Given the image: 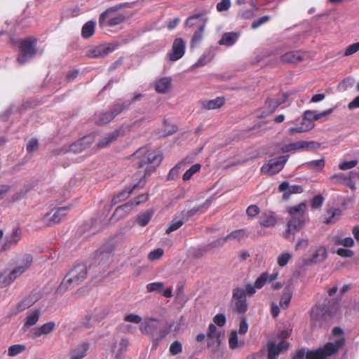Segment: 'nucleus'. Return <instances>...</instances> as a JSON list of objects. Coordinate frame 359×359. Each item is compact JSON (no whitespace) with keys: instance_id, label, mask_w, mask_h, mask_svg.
I'll use <instances>...</instances> for the list:
<instances>
[{"instance_id":"nucleus-32","label":"nucleus","mask_w":359,"mask_h":359,"mask_svg":"<svg viewBox=\"0 0 359 359\" xmlns=\"http://www.w3.org/2000/svg\"><path fill=\"white\" fill-rule=\"evenodd\" d=\"M118 130H115L114 131L109 133L97 142V147L100 149L107 147L110 143L115 141L118 137Z\"/></svg>"},{"instance_id":"nucleus-20","label":"nucleus","mask_w":359,"mask_h":359,"mask_svg":"<svg viewBox=\"0 0 359 359\" xmlns=\"http://www.w3.org/2000/svg\"><path fill=\"white\" fill-rule=\"evenodd\" d=\"M90 348L88 342H82L69 352V359H83Z\"/></svg>"},{"instance_id":"nucleus-42","label":"nucleus","mask_w":359,"mask_h":359,"mask_svg":"<svg viewBox=\"0 0 359 359\" xmlns=\"http://www.w3.org/2000/svg\"><path fill=\"white\" fill-rule=\"evenodd\" d=\"M35 301L33 300L30 297H25L20 303L18 304L16 309L18 312H21L26 309L29 308L34 304Z\"/></svg>"},{"instance_id":"nucleus-64","label":"nucleus","mask_w":359,"mask_h":359,"mask_svg":"<svg viewBox=\"0 0 359 359\" xmlns=\"http://www.w3.org/2000/svg\"><path fill=\"white\" fill-rule=\"evenodd\" d=\"M38 149V140L36 138L31 139L27 144V151L32 153Z\"/></svg>"},{"instance_id":"nucleus-15","label":"nucleus","mask_w":359,"mask_h":359,"mask_svg":"<svg viewBox=\"0 0 359 359\" xmlns=\"http://www.w3.org/2000/svg\"><path fill=\"white\" fill-rule=\"evenodd\" d=\"M117 46L118 45L115 43L100 44L90 51L89 57H103L116 50Z\"/></svg>"},{"instance_id":"nucleus-16","label":"nucleus","mask_w":359,"mask_h":359,"mask_svg":"<svg viewBox=\"0 0 359 359\" xmlns=\"http://www.w3.org/2000/svg\"><path fill=\"white\" fill-rule=\"evenodd\" d=\"M304 222V219L302 218V217H292V218L287 222V228L285 236V238H289L290 234H294L300 231L302 229Z\"/></svg>"},{"instance_id":"nucleus-50","label":"nucleus","mask_w":359,"mask_h":359,"mask_svg":"<svg viewBox=\"0 0 359 359\" xmlns=\"http://www.w3.org/2000/svg\"><path fill=\"white\" fill-rule=\"evenodd\" d=\"M183 224H184V221L183 220H182V219L177 220L176 219H174L171 222L169 227L166 229V231H165L166 233L169 234L171 232L177 230L178 229H180L182 226Z\"/></svg>"},{"instance_id":"nucleus-41","label":"nucleus","mask_w":359,"mask_h":359,"mask_svg":"<svg viewBox=\"0 0 359 359\" xmlns=\"http://www.w3.org/2000/svg\"><path fill=\"white\" fill-rule=\"evenodd\" d=\"M306 205L304 203H302L299 205H294L289 208L288 212L292 217L294 216L296 214H299V217L304 218V213L305 211Z\"/></svg>"},{"instance_id":"nucleus-54","label":"nucleus","mask_w":359,"mask_h":359,"mask_svg":"<svg viewBox=\"0 0 359 359\" xmlns=\"http://www.w3.org/2000/svg\"><path fill=\"white\" fill-rule=\"evenodd\" d=\"M359 51V41L352 43L346 47L344 55L349 56Z\"/></svg>"},{"instance_id":"nucleus-6","label":"nucleus","mask_w":359,"mask_h":359,"mask_svg":"<svg viewBox=\"0 0 359 359\" xmlns=\"http://www.w3.org/2000/svg\"><path fill=\"white\" fill-rule=\"evenodd\" d=\"M87 276V268L84 264H79L72 269L64 278L60 287L66 289L78 285Z\"/></svg>"},{"instance_id":"nucleus-37","label":"nucleus","mask_w":359,"mask_h":359,"mask_svg":"<svg viewBox=\"0 0 359 359\" xmlns=\"http://www.w3.org/2000/svg\"><path fill=\"white\" fill-rule=\"evenodd\" d=\"M95 23L93 21H88L81 29V36L84 39L92 36L95 32Z\"/></svg>"},{"instance_id":"nucleus-8","label":"nucleus","mask_w":359,"mask_h":359,"mask_svg":"<svg viewBox=\"0 0 359 359\" xmlns=\"http://www.w3.org/2000/svg\"><path fill=\"white\" fill-rule=\"evenodd\" d=\"M289 156H281L270 159L261 168V172L273 175L278 173L284 168Z\"/></svg>"},{"instance_id":"nucleus-29","label":"nucleus","mask_w":359,"mask_h":359,"mask_svg":"<svg viewBox=\"0 0 359 359\" xmlns=\"http://www.w3.org/2000/svg\"><path fill=\"white\" fill-rule=\"evenodd\" d=\"M159 328V321L155 318H149L145 322L143 327L140 328L142 333L150 334L151 337Z\"/></svg>"},{"instance_id":"nucleus-60","label":"nucleus","mask_w":359,"mask_h":359,"mask_svg":"<svg viewBox=\"0 0 359 359\" xmlns=\"http://www.w3.org/2000/svg\"><path fill=\"white\" fill-rule=\"evenodd\" d=\"M231 7L230 0H222L217 4V11L219 12L226 11Z\"/></svg>"},{"instance_id":"nucleus-4","label":"nucleus","mask_w":359,"mask_h":359,"mask_svg":"<svg viewBox=\"0 0 359 359\" xmlns=\"http://www.w3.org/2000/svg\"><path fill=\"white\" fill-rule=\"evenodd\" d=\"M344 344V338L337 340L334 343L328 342L323 348L308 351L306 353V359H327L328 356L336 353Z\"/></svg>"},{"instance_id":"nucleus-55","label":"nucleus","mask_w":359,"mask_h":359,"mask_svg":"<svg viewBox=\"0 0 359 359\" xmlns=\"http://www.w3.org/2000/svg\"><path fill=\"white\" fill-rule=\"evenodd\" d=\"M229 348L235 349L238 346V339L236 331H233L229 338Z\"/></svg>"},{"instance_id":"nucleus-9","label":"nucleus","mask_w":359,"mask_h":359,"mask_svg":"<svg viewBox=\"0 0 359 359\" xmlns=\"http://www.w3.org/2000/svg\"><path fill=\"white\" fill-rule=\"evenodd\" d=\"M232 300L234 311L238 313H245L248 310L245 292L244 289L236 287L233 290Z\"/></svg>"},{"instance_id":"nucleus-38","label":"nucleus","mask_w":359,"mask_h":359,"mask_svg":"<svg viewBox=\"0 0 359 359\" xmlns=\"http://www.w3.org/2000/svg\"><path fill=\"white\" fill-rule=\"evenodd\" d=\"M130 103H128L127 102H116L114 104L111 109L109 110L111 114H113L114 118L123 112L124 110H126L129 108Z\"/></svg>"},{"instance_id":"nucleus-63","label":"nucleus","mask_w":359,"mask_h":359,"mask_svg":"<svg viewBox=\"0 0 359 359\" xmlns=\"http://www.w3.org/2000/svg\"><path fill=\"white\" fill-rule=\"evenodd\" d=\"M124 320L126 322L138 324V323H141L142 318L137 314L130 313V314L125 316Z\"/></svg>"},{"instance_id":"nucleus-21","label":"nucleus","mask_w":359,"mask_h":359,"mask_svg":"<svg viewBox=\"0 0 359 359\" xmlns=\"http://www.w3.org/2000/svg\"><path fill=\"white\" fill-rule=\"evenodd\" d=\"M134 207L133 202H128L118 206L111 216V219L119 220L126 217Z\"/></svg>"},{"instance_id":"nucleus-40","label":"nucleus","mask_w":359,"mask_h":359,"mask_svg":"<svg viewBox=\"0 0 359 359\" xmlns=\"http://www.w3.org/2000/svg\"><path fill=\"white\" fill-rule=\"evenodd\" d=\"M292 297V293L290 292L289 288H285L284 292L281 296L280 300V306L283 309H286L289 306L291 299Z\"/></svg>"},{"instance_id":"nucleus-49","label":"nucleus","mask_w":359,"mask_h":359,"mask_svg":"<svg viewBox=\"0 0 359 359\" xmlns=\"http://www.w3.org/2000/svg\"><path fill=\"white\" fill-rule=\"evenodd\" d=\"M164 287L162 282H154L147 285V290L149 292H161Z\"/></svg>"},{"instance_id":"nucleus-14","label":"nucleus","mask_w":359,"mask_h":359,"mask_svg":"<svg viewBox=\"0 0 359 359\" xmlns=\"http://www.w3.org/2000/svg\"><path fill=\"white\" fill-rule=\"evenodd\" d=\"M68 210V207L59 208L54 212L53 214H46L43 218V220L48 226H52L55 224H57L60 222L62 219L65 217Z\"/></svg>"},{"instance_id":"nucleus-57","label":"nucleus","mask_w":359,"mask_h":359,"mask_svg":"<svg viewBox=\"0 0 359 359\" xmlns=\"http://www.w3.org/2000/svg\"><path fill=\"white\" fill-rule=\"evenodd\" d=\"M207 337L208 339L219 338L220 334L217 332V329L215 324L211 323L209 325Z\"/></svg>"},{"instance_id":"nucleus-13","label":"nucleus","mask_w":359,"mask_h":359,"mask_svg":"<svg viewBox=\"0 0 359 359\" xmlns=\"http://www.w3.org/2000/svg\"><path fill=\"white\" fill-rule=\"evenodd\" d=\"M22 238V231L19 227L15 228L12 233L5 238L4 242L1 245L2 251H7L13 246L16 245Z\"/></svg>"},{"instance_id":"nucleus-39","label":"nucleus","mask_w":359,"mask_h":359,"mask_svg":"<svg viewBox=\"0 0 359 359\" xmlns=\"http://www.w3.org/2000/svg\"><path fill=\"white\" fill-rule=\"evenodd\" d=\"M39 317L40 311L39 310L32 311L27 315L25 325L26 327L34 325L38 322Z\"/></svg>"},{"instance_id":"nucleus-56","label":"nucleus","mask_w":359,"mask_h":359,"mask_svg":"<svg viewBox=\"0 0 359 359\" xmlns=\"http://www.w3.org/2000/svg\"><path fill=\"white\" fill-rule=\"evenodd\" d=\"M163 255V250L161 248H157L151 252H150L148 255V259L150 261H155L160 259Z\"/></svg>"},{"instance_id":"nucleus-27","label":"nucleus","mask_w":359,"mask_h":359,"mask_svg":"<svg viewBox=\"0 0 359 359\" xmlns=\"http://www.w3.org/2000/svg\"><path fill=\"white\" fill-rule=\"evenodd\" d=\"M172 79L170 77H163L155 81L154 88L159 93H165L171 86Z\"/></svg>"},{"instance_id":"nucleus-36","label":"nucleus","mask_w":359,"mask_h":359,"mask_svg":"<svg viewBox=\"0 0 359 359\" xmlns=\"http://www.w3.org/2000/svg\"><path fill=\"white\" fill-rule=\"evenodd\" d=\"M154 212L152 209L140 212L137 217V222L141 226H145L151 220Z\"/></svg>"},{"instance_id":"nucleus-45","label":"nucleus","mask_w":359,"mask_h":359,"mask_svg":"<svg viewBox=\"0 0 359 359\" xmlns=\"http://www.w3.org/2000/svg\"><path fill=\"white\" fill-rule=\"evenodd\" d=\"M25 349L26 346L23 344L12 345L8 349V355L9 356H15L22 353Z\"/></svg>"},{"instance_id":"nucleus-51","label":"nucleus","mask_w":359,"mask_h":359,"mask_svg":"<svg viewBox=\"0 0 359 359\" xmlns=\"http://www.w3.org/2000/svg\"><path fill=\"white\" fill-rule=\"evenodd\" d=\"M269 280V274L263 273L255 282V287L257 289H261L264 287Z\"/></svg>"},{"instance_id":"nucleus-30","label":"nucleus","mask_w":359,"mask_h":359,"mask_svg":"<svg viewBox=\"0 0 359 359\" xmlns=\"http://www.w3.org/2000/svg\"><path fill=\"white\" fill-rule=\"evenodd\" d=\"M303 60V56L299 51H289L280 57V61L283 63H297Z\"/></svg>"},{"instance_id":"nucleus-23","label":"nucleus","mask_w":359,"mask_h":359,"mask_svg":"<svg viewBox=\"0 0 359 359\" xmlns=\"http://www.w3.org/2000/svg\"><path fill=\"white\" fill-rule=\"evenodd\" d=\"M333 109H329L322 112H318L314 110H306L304 113V116L305 117V119L311 121V123H314L315 121L319 120L323 117L328 116L333 112Z\"/></svg>"},{"instance_id":"nucleus-61","label":"nucleus","mask_w":359,"mask_h":359,"mask_svg":"<svg viewBox=\"0 0 359 359\" xmlns=\"http://www.w3.org/2000/svg\"><path fill=\"white\" fill-rule=\"evenodd\" d=\"M182 346L181 343L177 341H174L170 347V352L172 355H177L182 352Z\"/></svg>"},{"instance_id":"nucleus-43","label":"nucleus","mask_w":359,"mask_h":359,"mask_svg":"<svg viewBox=\"0 0 359 359\" xmlns=\"http://www.w3.org/2000/svg\"><path fill=\"white\" fill-rule=\"evenodd\" d=\"M325 160L323 158L311 161L307 163L309 168L320 172L325 167Z\"/></svg>"},{"instance_id":"nucleus-17","label":"nucleus","mask_w":359,"mask_h":359,"mask_svg":"<svg viewBox=\"0 0 359 359\" xmlns=\"http://www.w3.org/2000/svg\"><path fill=\"white\" fill-rule=\"evenodd\" d=\"M280 191H283V198L287 200L291 194H300L303 191V189L299 185L290 186L289 183L286 181L283 182L278 187Z\"/></svg>"},{"instance_id":"nucleus-25","label":"nucleus","mask_w":359,"mask_h":359,"mask_svg":"<svg viewBox=\"0 0 359 359\" xmlns=\"http://www.w3.org/2000/svg\"><path fill=\"white\" fill-rule=\"evenodd\" d=\"M225 103L224 97H217L213 100H205L201 102L203 109L207 110L216 109L222 107Z\"/></svg>"},{"instance_id":"nucleus-22","label":"nucleus","mask_w":359,"mask_h":359,"mask_svg":"<svg viewBox=\"0 0 359 359\" xmlns=\"http://www.w3.org/2000/svg\"><path fill=\"white\" fill-rule=\"evenodd\" d=\"M284 100L278 98H267L264 104V114L259 116V118H264L273 113Z\"/></svg>"},{"instance_id":"nucleus-12","label":"nucleus","mask_w":359,"mask_h":359,"mask_svg":"<svg viewBox=\"0 0 359 359\" xmlns=\"http://www.w3.org/2000/svg\"><path fill=\"white\" fill-rule=\"evenodd\" d=\"M266 346L268 359H276L283 351L288 349L290 344L286 341H281L278 344L273 341H269Z\"/></svg>"},{"instance_id":"nucleus-31","label":"nucleus","mask_w":359,"mask_h":359,"mask_svg":"<svg viewBox=\"0 0 359 359\" xmlns=\"http://www.w3.org/2000/svg\"><path fill=\"white\" fill-rule=\"evenodd\" d=\"M341 215V210L339 208H330L326 210L325 214L324 215V221L325 224H333L337 221L339 216Z\"/></svg>"},{"instance_id":"nucleus-26","label":"nucleus","mask_w":359,"mask_h":359,"mask_svg":"<svg viewBox=\"0 0 359 359\" xmlns=\"http://www.w3.org/2000/svg\"><path fill=\"white\" fill-rule=\"evenodd\" d=\"M239 33L231 32H226L223 34L222 38L219 41V44L225 46H233L239 38Z\"/></svg>"},{"instance_id":"nucleus-58","label":"nucleus","mask_w":359,"mask_h":359,"mask_svg":"<svg viewBox=\"0 0 359 359\" xmlns=\"http://www.w3.org/2000/svg\"><path fill=\"white\" fill-rule=\"evenodd\" d=\"M259 208L257 205H250L246 209V214L250 217H255L259 215Z\"/></svg>"},{"instance_id":"nucleus-2","label":"nucleus","mask_w":359,"mask_h":359,"mask_svg":"<svg viewBox=\"0 0 359 359\" xmlns=\"http://www.w3.org/2000/svg\"><path fill=\"white\" fill-rule=\"evenodd\" d=\"M33 263V257L30 254H25L18 261L16 266L11 271H4L0 273V287H4L10 285L17 278L25 273Z\"/></svg>"},{"instance_id":"nucleus-44","label":"nucleus","mask_w":359,"mask_h":359,"mask_svg":"<svg viewBox=\"0 0 359 359\" xmlns=\"http://www.w3.org/2000/svg\"><path fill=\"white\" fill-rule=\"evenodd\" d=\"M201 168V165L199 163H196L191 165V168L184 173L182 176V180L184 181L190 180L194 174L200 170Z\"/></svg>"},{"instance_id":"nucleus-28","label":"nucleus","mask_w":359,"mask_h":359,"mask_svg":"<svg viewBox=\"0 0 359 359\" xmlns=\"http://www.w3.org/2000/svg\"><path fill=\"white\" fill-rule=\"evenodd\" d=\"M114 119V116L109 111H100L94 114L93 120L97 125H105Z\"/></svg>"},{"instance_id":"nucleus-5","label":"nucleus","mask_w":359,"mask_h":359,"mask_svg":"<svg viewBox=\"0 0 359 359\" xmlns=\"http://www.w3.org/2000/svg\"><path fill=\"white\" fill-rule=\"evenodd\" d=\"M332 316L330 313V306L329 305L314 306L310 312L311 328L315 329L323 327Z\"/></svg>"},{"instance_id":"nucleus-1","label":"nucleus","mask_w":359,"mask_h":359,"mask_svg":"<svg viewBox=\"0 0 359 359\" xmlns=\"http://www.w3.org/2000/svg\"><path fill=\"white\" fill-rule=\"evenodd\" d=\"M133 156L138 160L137 162L138 168H144V170L143 171L140 170L135 174V182L128 194H131L136 188L142 187L144 185L146 178L155 170V167L151 164L159 163L162 159L157 151L149 150L147 147L139 149Z\"/></svg>"},{"instance_id":"nucleus-18","label":"nucleus","mask_w":359,"mask_h":359,"mask_svg":"<svg viewBox=\"0 0 359 359\" xmlns=\"http://www.w3.org/2000/svg\"><path fill=\"white\" fill-rule=\"evenodd\" d=\"M174 326V323H167L165 327L161 329L157 330L153 336L151 337L153 339V347L156 348L158 346L159 342L164 339L167 334H168L171 330L172 327Z\"/></svg>"},{"instance_id":"nucleus-7","label":"nucleus","mask_w":359,"mask_h":359,"mask_svg":"<svg viewBox=\"0 0 359 359\" xmlns=\"http://www.w3.org/2000/svg\"><path fill=\"white\" fill-rule=\"evenodd\" d=\"M115 8H109L102 13L99 18L100 27H113L121 24L126 19L123 14H115Z\"/></svg>"},{"instance_id":"nucleus-35","label":"nucleus","mask_w":359,"mask_h":359,"mask_svg":"<svg viewBox=\"0 0 359 359\" xmlns=\"http://www.w3.org/2000/svg\"><path fill=\"white\" fill-rule=\"evenodd\" d=\"M276 223V217L273 214L264 213L262 215L259 220L260 225L264 227H273Z\"/></svg>"},{"instance_id":"nucleus-46","label":"nucleus","mask_w":359,"mask_h":359,"mask_svg":"<svg viewBox=\"0 0 359 359\" xmlns=\"http://www.w3.org/2000/svg\"><path fill=\"white\" fill-rule=\"evenodd\" d=\"M128 344L129 341L128 339H123L121 340V341L118 344L119 348L116 354V359H123L122 353L127 350Z\"/></svg>"},{"instance_id":"nucleus-52","label":"nucleus","mask_w":359,"mask_h":359,"mask_svg":"<svg viewBox=\"0 0 359 359\" xmlns=\"http://www.w3.org/2000/svg\"><path fill=\"white\" fill-rule=\"evenodd\" d=\"M324 202V198L321 194L315 196L311 203V206L313 209L320 208Z\"/></svg>"},{"instance_id":"nucleus-11","label":"nucleus","mask_w":359,"mask_h":359,"mask_svg":"<svg viewBox=\"0 0 359 359\" xmlns=\"http://www.w3.org/2000/svg\"><path fill=\"white\" fill-rule=\"evenodd\" d=\"M185 53V42L182 38L174 40L172 49L168 53V57L171 61H177L182 58Z\"/></svg>"},{"instance_id":"nucleus-19","label":"nucleus","mask_w":359,"mask_h":359,"mask_svg":"<svg viewBox=\"0 0 359 359\" xmlns=\"http://www.w3.org/2000/svg\"><path fill=\"white\" fill-rule=\"evenodd\" d=\"M93 135L85 136L76 142H74L69 147V151L74 153H79L84 150L89 144L93 142Z\"/></svg>"},{"instance_id":"nucleus-53","label":"nucleus","mask_w":359,"mask_h":359,"mask_svg":"<svg viewBox=\"0 0 359 359\" xmlns=\"http://www.w3.org/2000/svg\"><path fill=\"white\" fill-rule=\"evenodd\" d=\"M203 28L204 27L203 25L201 26L199 29L194 34L191 42V46H195L197 43L200 42L202 40Z\"/></svg>"},{"instance_id":"nucleus-24","label":"nucleus","mask_w":359,"mask_h":359,"mask_svg":"<svg viewBox=\"0 0 359 359\" xmlns=\"http://www.w3.org/2000/svg\"><path fill=\"white\" fill-rule=\"evenodd\" d=\"M55 327V323L54 322H48L46 323L40 327H36L32 334V337L38 338L40 337L43 334H48L50 333Z\"/></svg>"},{"instance_id":"nucleus-48","label":"nucleus","mask_w":359,"mask_h":359,"mask_svg":"<svg viewBox=\"0 0 359 359\" xmlns=\"http://www.w3.org/2000/svg\"><path fill=\"white\" fill-rule=\"evenodd\" d=\"M330 181L335 184H344L349 178L346 177L344 174H335L330 177Z\"/></svg>"},{"instance_id":"nucleus-34","label":"nucleus","mask_w":359,"mask_h":359,"mask_svg":"<svg viewBox=\"0 0 359 359\" xmlns=\"http://www.w3.org/2000/svg\"><path fill=\"white\" fill-rule=\"evenodd\" d=\"M327 257V250L325 247L320 246L316 249L310 259L311 263H318L324 261Z\"/></svg>"},{"instance_id":"nucleus-33","label":"nucleus","mask_w":359,"mask_h":359,"mask_svg":"<svg viewBox=\"0 0 359 359\" xmlns=\"http://www.w3.org/2000/svg\"><path fill=\"white\" fill-rule=\"evenodd\" d=\"M248 236V231L245 229H240L233 231L230 233L226 235V240H227L228 241L231 240H237L238 241H241L243 239L247 238Z\"/></svg>"},{"instance_id":"nucleus-62","label":"nucleus","mask_w":359,"mask_h":359,"mask_svg":"<svg viewBox=\"0 0 359 359\" xmlns=\"http://www.w3.org/2000/svg\"><path fill=\"white\" fill-rule=\"evenodd\" d=\"M357 164H358V161L356 160H352L350 161H345V162L341 163L339 165V168L341 170H345L351 169V168L355 167L357 165Z\"/></svg>"},{"instance_id":"nucleus-59","label":"nucleus","mask_w":359,"mask_h":359,"mask_svg":"<svg viewBox=\"0 0 359 359\" xmlns=\"http://www.w3.org/2000/svg\"><path fill=\"white\" fill-rule=\"evenodd\" d=\"M269 20H270L269 15H264V16L258 18L257 20H254L251 25V27L252 29H255L258 28L259 27H260L264 23L268 22Z\"/></svg>"},{"instance_id":"nucleus-10","label":"nucleus","mask_w":359,"mask_h":359,"mask_svg":"<svg viewBox=\"0 0 359 359\" xmlns=\"http://www.w3.org/2000/svg\"><path fill=\"white\" fill-rule=\"evenodd\" d=\"M320 147V144L314 141H297L296 142L290 143L283 145L281 147V151L283 153L290 152L292 151H297L299 149H316Z\"/></svg>"},{"instance_id":"nucleus-47","label":"nucleus","mask_w":359,"mask_h":359,"mask_svg":"<svg viewBox=\"0 0 359 359\" xmlns=\"http://www.w3.org/2000/svg\"><path fill=\"white\" fill-rule=\"evenodd\" d=\"M292 257V254L289 252H283L280 254L277 258L278 264L281 267L285 266L287 264Z\"/></svg>"},{"instance_id":"nucleus-3","label":"nucleus","mask_w":359,"mask_h":359,"mask_svg":"<svg viewBox=\"0 0 359 359\" xmlns=\"http://www.w3.org/2000/svg\"><path fill=\"white\" fill-rule=\"evenodd\" d=\"M19 54L18 62L24 65L35 56L37 53V39L34 37H27L18 41Z\"/></svg>"}]
</instances>
